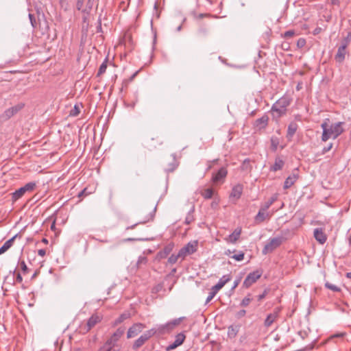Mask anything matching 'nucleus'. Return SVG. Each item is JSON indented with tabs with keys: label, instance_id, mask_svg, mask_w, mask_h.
Here are the masks:
<instances>
[{
	"label": "nucleus",
	"instance_id": "f257e3e1",
	"mask_svg": "<svg viewBox=\"0 0 351 351\" xmlns=\"http://www.w3.org/2000/svg\"><path fill=\"white\" fill-rule=\"evenodd\" d=\"M343 122H337L332 124L329 128L327 123L325 121L322 123L321 127L323 130L322 140L326 141L329 138H332L335 139L343 132Z\"/></svg>",
	"mask_w": 351,
	"mask_h": 351
},
{
	"label": "nucleus",
	"instance_id": "f03ea898",
	"mask_svg": "<svg viewBox=\"0 0 351 351\" xmlns=\"http://www.w3.org/2000/svg\"><path fill=\"white\" fill-rule=\"evenodd\" d=\"M123 334L124 329L118 328L106 341L104 345L99 348V351H116L114 348L117 346V343Z\"/></svg>",
	"mask_w": 351,
	"mask_h": 351
},
{
	"label": "nucleus",
	"instance_id": "7ed1b4c3",
	"mask_svg": "<svg viewBox=\"0 0 351 351\" xmlns=\"http://www.w3.org/2000/svg\"><path fill=\"white\" fill-rule=\"evenodd\" d=\"M183 319L184 317H179L173 319L165 324L158 325L155 328H152V330H154L156 331V334L163 335L169 333L178 326Z\"/></svg>",
	"mask_w": 351,
	"mask_h": 351
},
{
	"label": "nucleus",
	"instance_id": "20e7f679",
	"mask_svg": "<svg viewBox=\"0 0 351 351\" xmlns=\"http://www.w3.org/2000/svg\"><path fill=\"white\" fill-rule=\"evenodd\" d=\"M291 99L288 97L280 98L271 107L273 112L277 113L278 117L285 114L287 108L290 105Z\"/></svg>",
	"mask_w": 351,
	"mask_h": 351
},
{
	"label": "nucleus",
	"instance_id": "39448f33",
	"mask_svg": "<svg viewBox=\"0 0 351 351\" xmlns=\"http://www.w3.org/2000/svg\"><path fill=\"white\" fill-rule=\"evenodd\" d=\"M36 186V184L34 182H28L25 186L21 187L18 190L15 191L12 193V200L13 202H16L21 197L24 195L26 192H29L34 190Z\"/></svg>",
	"mask_w": 351,
	"mask_h": 351
},
{
	"label": "nucleus",
	"instance_id": "423d86ee",
	"mask_svg": "<svg viewBox=\"0 0 351 351\" xmlns=\"http://www.w3.org/2000/svg\"><path fill=\"white\" fill-rule=\"evenodd\" d=\"M197 248V241H193L187 243L184 247L179 251V256L184 259L187 255L191 254L196 252Z\"/></svg>",
	"mask_w": 351,
	"mask_h": 351
},
{
	"label": "nucleus",
	"instance_id": "0eeeda50",
	"mask_svg": "<svg viewBox=\"0 0 351 351\" xmlns=\"http://www.w3.org/2000/svg\"><path fill=\"white\" fill-rule=\"evenodd\" d=\"M282 242V237H274L271 239L269 242L265 245L263 253L267 254V253L271 252L276 248L279 247Z\"/></svg>",
	"mask_w": 351,
	"mask_h": 351
},
{
	"label": "nucleus",
	"instance_id": "6e6552de",
	"mask_svg": "<svg viewBox=\"0 0 351 351\" xmlns=\"http://www.w3.org/2000/svg\"><path fill=\"white\" fill-rule=\"evenodd\" d=\"M156 335L154 330H149L138 338L133 344V348L137 349L142 346L149 338Z\"/></svg>",
	"mask_w": 351,
	"mask_h": 351
},
{
	"label": "nucleus",
	"instance_id": "1a4fd4ad",
	"mask_svg": "<svg viewBox=\"0 0 351 351\" xmlns=\"http://www.w3.org/2000/svg\"><path fill=\"white\" fill-rule=\"evenodd\" d=\"M261 275L262 272L258 270L250 273L244 280L243 286L246 288L250 287L261 276Z\"/></svg>",
	"mask_w": 351,
	"mask_h": 351
},
{
	"label": "nucleus",
	"instance_id": "9d476101",
	"mask_svg": "<svg viewBox=\"0 0 351 351\" xmlns=\"http://www.w3.org/2000/svg\"><path fill=\"white\" fill-rule=\"evenodd\" d=\"M95 0H87L86 4H84V0H77L76 8L84 13H89L94 5Z\"/></svg>",
	"mask_w": 351,
	"mask_h": 351
},
{
	"label": "nucleus",
	"instance_id": "9b49d317",
	"mask_svg": "<svg viewBox=\"0 0 351 351\" xmlns=\"http://www.w3.org/2000/svg\"><path fill=\"white\" fill-rule=\"evenodd\" d=\"M185 338L186 336L183 332L178 333L175 337V341L167 347V351L172 350L181 346L184 341Z\"/></svg>",
	"mask_w": 351,
	"mask_h": 351
},
{
	"label": "nucleus",
	"instance_id": "f8f14e48",
	"mask_svg": "<svg viewBox=\"0 0 351 351\" xmlns=\"http://www.w3.org/2000/svg\"><path fill=\"white\" fill-rule=\"evenodd\" d=\"M145 328V326L141 323L134 324L132 326H131L128 331L127 337L128 339L132 338L136 336L138 333H140L143 329Z\"/></svg>",
	"mask_w": 351,
	"mask_h": 351
},
{
	"label": "nucleus",
	"instance_id": "ddd939ff",
	"mask_svg": "<svg viewBox=\"0 0 351 351\" xmlns=\"http://www.w3.org/2000/svg\"><path fill=\"white\" fill-rule=\"evenodd\" d=\"M23 107V104H19L15 106H12L6 110L3 114V118L8 119L16 114Z\"/></svg>",
	"mask_w": 351,
	"mask_h": 351
},
{
	"label": "nucleus",
	"instance_id": "4468645a",
	"mask_svg": "<svg viewBox=\"0 0 351 351\" xmlns=\"http://www.w3.org/2000/svg\"><path fill=\"white\" fill-rule=\"evenodd\" d=\"M279 312H280V308H276L274 309L273 313H269L267 316V317L265 320V322H264L265 326L269 327L276 321V319L278 317Z\"/></svg>",
	"mask_w": 351,
	"mask_h": 351
},
{
	"label": "nucleus",
	"instance_id": "2eb2a0df",
	"mask_svg": "<svg viewBox=\"0 0 351 351\" xmlns=\"http://www.w3.org/2000/svg\"><path fill=\"white\" fill-rule=\"evenodd\" d=\"M347 43L342 44L337 49V54L335 55V60L338 62H342L346 54Z\"/></svg>",
	"mask_w": 351,
	"mask_h": 351
},
{
	"label": "nucleus",
	"instance_id": "dca6fc26",
	"mask_svg": "<svg viewBox=\"0 0 351 351\" xmlns=\"http://www.w3.org/2000/svg\"><path fill=\"white\" fill-rule=\"evenodd\" d=\"M228 171L225 167H221L217 173L213 176L212 180L215 183L223 182L226 177Z\"/></svg>",
	"mask_w": 351,
	"mask_h": 351
},
{
	"label": "nucleus",
	"instance_id": "f3484780",
	"mask_svg": "<svg viewBox=\"0 0 351 351\" xmlns=\"http://www.w3.org/2000/svg\"><path fill=\"white\" fill-rule=\"evenodd\" d=\"M101 318L97 315H93L87 321L84 330L86 332L89 331L97 323L101 322Z\"/></svg>",
	"mask_w": 351,
	"mask_h": 351
},
{
	"label": "nucleus",
	"instance_id": "a211bd4d",
	"mask_svg": "<svg viewBox=\"0 0 351 351\" xmlns=\"http://www.w3.org/2000/svg\"><path fill=\"white\" fill-rule=\"evenodd\" d=\"M314 237L320 244H324L327 239V237L322 228L314 230Z\"/></svg>",
	"mask_w": 351,
	"mask_h": 351
},
{
	"label": "nucleus",
	"instance_id": "6ab92c4d",
	"mask_svg": "<svg viewBox=\"0 0 351 351\" xmlns=\"http://www.w3.org/2000/svg\"><path fill=\"white\" fill-rule=\"evenodd\" d=\"M243 186L242 184H238L235 185L232 190V192L230 193V198H234L236 200L239 199L243 193Z\"/></svg>",
	"mask_w": 351,
	"mask_h": 351
},
{
	"label": "nucleus",
	"instance_id": "aec40b11",
	"mask_svg": "<svg viewBox=\"0 0 351 351\" xmlns=\"http://www.w3.org/2000/svg\"><path fill=\"white\" fill-rule=\"evenodd\" d=\"M298 173L293 172L285 180L284 182V189H287L290 188L298 180Z\"/></svg>",
	"mask_w": 351,
	"mask_h": 351
},
{
	"label": "nucleus",
	"instance_id": "412c9836",
	"mask_svg": "<svg viewBox=\"0 0 351 351\" xmlns=\"http://www.w3.org/2000/svg\"><path fill=\"white\" fill-rule=\"evenodd\" d=\"M230 280L228 276H223L212 289L217 293Z\"/></svg>",
	"mask_w": 351,
	"mask_h": 351
},
{
	"label": "nucleus",
	"instance_id": "4be33fe9",
	"mask_svg": "<svg viewBox=\"0 0 351 351\" xmlns=\"http://www.w3.org/2000/svg\"><path fill=\"white\" fill-rule=\"evenodd\" d=\"M17 234L12 237L11 239L4 243V244L0 247V254L5 253L8 251L13 245V243L16 238Z\"/></svg>",
	"mask_w": 351,
	"mask_h": 351
},
{
	"label": "nucleus",
	"instance_id": "5701e85b",
	"mask_svg": "<svg viewBox=\"0 0 351 351\" xmlns=\"http://www.w3.org/2000/svg\"><path fill=\"white\" fill-rule=\"evenodd\" d=\"M241 233V230L239 228H237L234 231L229 235L228 238L226 239L228 242L234 243L240 237Z\"/></svg>",
	"mask_w": 351,
	"mask_h": 351
},
{
	"label": "nucleus",
	"instance_id": "b1692460",
	"mask_svg": "<svg viewBox=\"0 0 351 351\" xmlns=\"http://www.w3.org/2000/svg\"><path fill=\"white\" fill-rule=\"evenodd\" d=\"M298 130V125L296 123L292 122L291 123L287 129V138L290 140L293 136L295 134V132Z\"/></svg>",
	"mask_w": 351,
	"mask_h": 351
},
{
	"label": "nucleus",
	"instance_id": "393cba45",
	"mask_svg": "<svg viewBox=\"0 0 351 351\" xmlns=\"http://www.w3.org/2000/svg\"><path fill=\"white\" fill-rule=\"evenodd\" d=\"M284 161L280 158H276L274 164L270 167V170L272 171H277L280 170L284 166Z\"/></svg>",
	"mask_w": 351,
	"mask_h": 351
},
{
	"label": "nucleus",
	"instance_id": "a878e982",
	"mask_svg": "<svg viewBox=\"0 0 351 351\" xmlns=\"http://www.w3.org/2000/svg\"><path fill=\"white\" fill-rule=\"evenodd\" d=\"M268 117L265 115L256 121V126L259 129L265 128L267 125Z\"/></svg>",
	"mask_w": 351,
	"mask_h": 351
},
{
	"label": "nucleus",
	"instance_id": "bb28decb",
	"mask_svg": "<svg viewBox=\"0 0 351 351\" xmlns=\"http://www.w3.org/2000/svg\"><path fill=\"white\" fill-rule=\"evenodd\" d=\"M278 195L274 194L271 198L262 206V210H267V209L278 199Z\"/></svg>",
	"mask_w": 351,
	"mask_h": 351
},
{
	"label": "nucleus",
	"instance_id": "cd10ccee",
	"mask_svg": "<svg viewBox=\"0 0 351 351\" xmlns=\"http://www.w3.org/2000/svg\"><path fill=\"white\" fill-rule=\"evenodd\" d=\"M266 212H267V210H262V207H261L255 217L256 221L258 222L263 221L265 220V219L266 218V216L268 215L267 214H266Z\"/></svg>",
	"mask_w": 351,
	"mask_h": 351
},
{
	"label": "nucleus",
	"instance_id": "c85d7f7f",
	"mask_svg": "<svg viewBox=\"0 0 351 351\" xmlns=\"http://www.w3.org/2000/svg\"><path fill=\"white\" fill-rule=\"evenodd\" d=\"M239 329L237 326H230L228 328V335L230 338H234L237 336Z\"/></svg>",
	"mask_w": 351,
	"mask_h": 351
},
{
	"label": "nucleus",
	"instance_id": "c756f323",
	"mask_svg": "<svg viewBox=\"0 0 351 351\" xmlns=\"http://www.w3.org/2000/svg\"><path fill=\"white\" fill-rule=\"evenodd\" d=\"M213 191L211 189H207L202 193V195L205 199H210L213 197Z\"/></svg>",
	"mask_w": 351,
	"mask_h": 351
},
{
	"label": "nucleus",
	"instance_id": "7c9ffc66",
	"mask_svg": "<svg viewBox=\"0 0 351 351\" xmlns=\"http://www.w3.org/2000/svg\"><path fill=\"white\" fill-rule=\"evenodd\" d=\"M171 250H172V247L171 245H168L164 248L163 252H160L159 253V255L161 258H164L167 255H168L171 252Z\"/></svg>",
	"mask_w": 351,
	"mask_h": 351
},
{
	"label": "nucleus",
	"instance_id": "2f4dec72",
	"mask_svg": "<svg viewBox=\"0 0 351 351\" xmlns=\"http://www.w3.org/2000/svg\"><path fill=\"white\" fill-rule=\"evenodd\" d=\"M179 258H181L180 256H179V252L178 254H172L168 259V262L170 264H174L177 262Z\"/></svg>",
	"mask_w": 351,
	"mask_h": 351
},
{
	"label": "nucleus",
	"instance_id": "473e14b6",
	"mask_svg": "<svg viewBox=\"0 0 351 351\" xmlns=\"http://www.w3.org/2000/svg\"><path fill=\"white\" fill-rule=\"evenodd\" d=\"M80 110L79 106L77 105H75L73 108L71 110L69 114H70V116H72V117H76L80 114Z\"/></svg>",
	"mask_w": 351,
	"mask_h": 351
},
{
	"label": "nucleus",
	"instance_id": "72a5a7b5",
	"mask_svg": "<svg viewBox=\"0 0 351 351\" xmlns=\"http://www.w3.org/2000/svg\"><path fill=\"white\" fill-rule=\"evenodd\" d=\"M60 7L64 10H68L69 8V3L68 0H60Z\"/></svg>",
	"mask_w": 351,
	"mask_h": 351
},
{
	"label": "nucleus",
	"instance_id": "f704fd0d",
	"mask_svg": "<svg viewBox=\"0 0 351 351\" xmlns=\"http://www.w3.org/2000/svg\"><path fill=\"white\" fill-rule=\"evenodd\" d=\"M216 294H217V292L215 291H214L213 289H211V291L209 293V294L206 300V304H208V302H210L213 299V298L215 296Z\"/></svg>",
	"mask_w": 351,
	"mask_h": 351
},
{
	"label": "nucleus",
	"instance_id": "c9c22d12",
	"mask_svg": "<svg viewBox=\"0 0 351 351\" xmlns=\"http://www.w3.org/2000/svg\"><path fill=\"white\" fill-rule=\"evenodd\" d=\"M325 285L328 289H329L333 291H340V289L337 286L330 284L329 282H326Z\"/></svg>",
	"mask_w": 351,
	"mask_h": 351
},
{
	"label": "nucleus",
	"instance_id": "e433bc0d",
	"mask_svg": "<svg viewBox=\"0 0 351 351\" xmlns=\"http://www.w3.org/2000/svg\"><path fill=\"white\" fill-rule=\"evenodd\" d=\"M127 318H128V314H122L120 315V317L115 321V323L114 324L117 325V324H119L120 323H121L123 320L126 319Z\"/></svg>",
	"mask_w": 351,
	"mask_h": 351
},
{
	"label": "nucleus",
	"instance_id": "4c0bfd02",
	"mask_svg": "<svg viewBox=\"0 0 351 351\" xmlns=\"http://www.w3.org/2000/svg\"><path fill=\"white\" fill-rule=\"evenodd\" d=\"M232 258H234V260L237 261H241L244 258V253L241 252L238 254L233 255L232 256Z\"/></svg>",
	"mask_w": 351,
	"mask_h": 351
},
{
	"label": "nucleus",
	"instance_id": "58836bf2",
	"mask_svg": "<svg viewBox=\"0 0 351 351\" xmlns=\"http://www.w3.org/2000/svg\"><path fill=\"white\" fill-rule=\"evenodd\" d=\"M19 264L21 267V270L23 271L24 274H25L28 271V268H27L24 261H19Z\"/></svg>",
	"mask_w": 351,
	"mask_h": 351
},
{
	"label": "nucleus",
	"instance_id": "ea45409f",
	"mask_svg": "<svg viewBox=\"0 0 351 351\" xmlns=\"http://www.w3.org/2000/svg\"><path fill=\"white\" fill-rule=\"evenodd\" d=\"M106 68H107V64L105 62H103L99 69L98 75H101L104 73H105Z\"/></svg>",
	"mask_w": 351,
	"mask_h": 351
},
{
	"label": "nucleus",
	"instance_id": "a19ab883",
	"mask_svg": "<svg viewBox=\"0 0 351 351\" xmlns=\"http://www.w3.org/2000/svg\"><path fill=\"white\" fill-rule=\"evenodd\" d=\"M306 45V40L303 38H300L298 40L297 46L299 48H302Z\"/></svg>",
	"mask_w": 351,
	"mask_h": 351
},
{
	"label": "nucleus",
	"instance_id": "79ce46f5",
	"mask_svg": "<svg viewBox=\"0 0 351 351\" xmlns=\"http://www.w3.org/2000/svg\"><path fill=\"white\" fill-rule=\"evenodd\" d=\"M252 299L247 296V297H245L243 299L242 302H241V305L243 306H247L251 302Z\"/></svg>",
	"mask_w": 351,
	"mask_h": 351
},
{
	"label": "nucleus",
	"instance_id": "37998d69",
	"mask_svg": "<svg viewBox=\"0 0 351 351\" xmlns=\"http://www.w3.org/2000/svg\"><path fill=\"white\" fill-rule=\"evenodd\" d=\"M295 35V32L293 30H289L285 32L284 37L286 38L292 37Z\"/></svg>",
	"mask_w": 351,
	"mask_h": 351
},
{
	"label": "nucleus",
	"instance_id": "c03bdc74",
	"mask_svg": "<svg viewBox=\"0 0 351 351\" xmlns=\"http://www.w3.org/2000/svg\"><path fill=\"white\" fill-rule=\"evenodd\" d=\"M278 141L276 139H271V147L274 150L277 149Z\"/></svg>",
	"mask_w": 351,
	"mask_h": 351
},
{
	"label": "nucleus",
	"instance_id": "a18cd8bd",
	"mask_svg": "<svg viewBox=\"0 0 351 351\" xmlns=\"http://www.w3.org/2000/svg\"><path fill=\"white\" fill-rule=\"evenodd\" d=\"M332 147V143H330L328 146L325 147L322 150V153L325 154V153L328 152L329 150L331 149Z\"/></svg>",
	"mask_w": 351,
	"mask_h": 351
},
{
	"label": "nucleus",
	"instance_id": "49530a36",
	"mask_svg": "<svg viewBox=\"0 0 351 351\" xmlns=\"http://www.w3.org/2000/svg\"><path fill=\"white\" fill-rule=\"evenodd\" d=\"M46 254V252L44 249H40L38 250V254L40 256H44Z\"/></svg>",
	"mask_w": 351,
	"mask_h": 351
},
{
	"label": "nucleus",
	"instance_id": "de8ad7c7",
	"mask_svg": "<svg viewBox=\"0 0 351 351\" xmlns=\"http://www.w3.org/2000/svg\"><path fill=\"white\" fill-rule=\"evenodd\" d=\"M29 20H30V22H31L32 26H34V23L36 22V21L34 19V17L33 14H29Z\"/></svg>",
	"mask_w": 351,
	"mask_h": 351
},
{
	"label": "nucleus",
	"instance_id": "09e8293b",
	"mask_svg": "<svg viewBox=\"0 0 351 351\" xmlns=\"http://www.w3.org/2000/svg\"><path fill=\"white\" fill-rule=\"evenodd\" d=\"M16 282H20V283H21V282H22V281H23V278H22V276H21V275L20 274H18L16 275Z\"/></svg>",
	"mask_w": 351,
	"mask_h": 351
},
{
	"label": "nucleus",
	"instance_id": "8fccbe9b",
	"mask_svg": "<svg viewBox=\"0 0 351 351\" xmlns=\"http://www.w3.org/2000/svg\"><path fill=\"white\" fill-rule=\"evenodd\" d=\"M85 192H86V189H84V190H82L78 195V196L80 197H82V195H84L85 194Z\"/></svg>",
	"mask_w": 351,
	"mask_h": 351
},
{
	"label": "nucleus",
	"instance_id": "3c124183",
	"mask_svg": "<svg viewBox=\"0 0 351 351\" xmlns=\"http://www.w3.org/2000/svg\"><path fill=\"white\" fill-rule=\"evenodd\" d=\"M245 314V310L240 311V312H239V315H244Z\"/></svg>",
	"mask_w": 351,
	"mask_h": 351
},
{
	"label": "nucleus",
	"instance_id": "603ef678",
	"mask_svg": "<svg viewBox=\"0 0 351 351\" xmlns=\"http://www.w3.org/2000/svg\"><path fill=\"white\" fill-rule=\"evenodd\" d=\"M332 4L335 5L339 3V0H331Z\"/></svg>",
	"mask_w": 351,
	"mask_h": 351
},
{
	"label": "nucleus",
	"instance_id": "864d4df0",
	"mask_svg": "<svg viewBox=\"0 0 351 351\" xmlns=\"http://www.w3.org/2000/svg\"><path fill=\"white\" fill-rule=\"evenodd\" d=\"M346 277L348 278H351V272H348L346 274Z\"/></svg>",
	"mask_w": 351,
	"mask_h": 351
},
{
	"label": "nucleus",
	"instance_id": "5fc2aeb1",
	"mask_svg": "<svg viewBox=\"0 0 351 351\" xmlns=\"http://www.w3.org/2000/svg\"><path fill=\"white\" fill-rule=\"evenodd\" d=\"M181 29H182V25H179V26L178 27V28H177V30L179 32V31H180V30H181Z\"/></svg>",
	"mask_w": 351,
	"mask_h": 351
},
{
	"label": "nucleus",
	"instance_id": "6e6d98bb",
	"mask_svg": "<svg viewBox=\"0 0 351 351\" xmlns=\"http://www.w3.org/2000/svg\"><path fill=\"white\" fill-rule=\"evenodd\" d=\"M343 335H344V334H343V333H341V334H338V335H337L336 336H337V337H343Z\"/></svg>",
	"mask_w": 351,
	"mask_h": 351
},
{
	"label": "nucleus",
	"instance_id": "4d7b16f0",
	"mask_svg": "<svg viewBox=\"0 0 351 351\" xmlns=\"http://www.w3.org/2000/svg\"><path fill=\"white\" fill-rule=\"evenodd\" d=\"M245 165H246V160H245V161H244V162H243V168H245Z\"/></svg>",
	"mask_w": 351,
	"mask_h": 351
},
{
	"label": "nucleus",
	"instance_id": "13d9d810",
	"mask_svg": "<svg viewBox=\"0 0 351 351\" xmlns=\"http://www.w3.org/2000/svg\"><path fill=\"white\" fill-rule=\"evenodd\" d=\"M264 298V295H261L259 296V300H261V299H262V298Z\"/></svg>",
	"mask_w": 351,
	"mask_h": 351
},
{
	"label": "nucleus",
	"instance_id": "bf43d9fd",
	"mask_svg": "<svg viewBox=\"0 0 351 351\" xmlns=\"http://www.w3.org/2000/svg\"><path fill=\"white\" fill-rule=\"evenodd\" d=\"M43 242H44V243H47V240L46 239H43Z\"/></svg>",
	"mask_w": 351,
	"mask_h": 351
},
{
	"label": "nucleus",
	"instance_id": "052dcab7",
	"mask_svg": "<svg viewBox=\"0 0 351 351\" xmlns=\"http://www.w3.org/2000/svg\"><path fill=\"white\" fill-rule=\"evenodd\" d=\"M237 285H238V282H234V287H236L237 286Z\"/></svg>",
	"mask_w": 351,
	"mask_h": 351
},
{
	"label": "nucleus",
	"instance_id": "680f3d73",
	"mask_svg": "<svg viewBox=\"0 0 351 351\" xmlns=\"http://www.w3.org/2000/svg\"><path fill=\"white\" fill-rule=\"evenodd\" d=\"M112 193H110V199H112Z\"/></svg>",
	"mask_w": 351,
	"mask_h": 351
},
{
	"label": "nucleus",
	"instance_id": "e2e57ef3",
	"mask_svg": "<svg viewBox=\"0 0 351 351\" xmlns=\"http://www.w3.org/2000/svg\"><path fill=\"white\" fill-rule=\"evenodd\" d=\"M226 254H230V250H228V252L226 253Z\"/></svg>",
	"mask_w": 351,
	"mask_h": 351
},
{
	"label": "nucleus",
	"instance_id": "0e129e2a",
	"mask_svg": "<svg viewBox=\"0 0 351 351\" xmlns=\"http://www.w3.org/2000/svg\"><path fill=\"white\" fill-rule=\"evenodd\" d=\"M87 2V0H84V4L86 5Z\"/></svg>",
	"mask_w": 351,
	"mask_h": 351
},
{
	"label": "nucleus",
	"instance_id": "69168bd1",
	"mask_svg": "<svg viewBox=\"0 0 351 351\" xmlns=\"http://www.w3.org/2000/svg\"><path fill=\"white\" fill-rule=\"evenodd\" d=\"M126 240H127V241H132V240H133V239H126Z\"/></svg>",
	"mask_w": 351,
	"mask_h": 351
},
{
	"label": "nucleus",
	"instance_id": "338daca9",
	"mask_svg": "<svg viewBox=\"0 0 351 351\" xmlns=\"http://www.w3.org/2000/svg\"><path fill=\"white\" fill-rule=\"evenodd\" d=\"M199 16L202 18V17L204 16V14H202L199 15Z\"/></svg>",
	"mask_w": 351,
	"mask_h": 351
},
{
	"label": "nucleus",
	"instance_id": "774afa93",
	"mask_svg": "<svg viewBox=\"0 0 351 351\" xmlns=\"http://www.w3.org/2000/svg\"><path fill=\"white\" fill-rule=\"evenodd\" d=\"M350 242L351 243V235L350 237Z\"/></svg>",
	"mask_w": 351,
	"mask_h": 351
}]
</instances>
